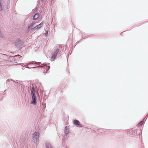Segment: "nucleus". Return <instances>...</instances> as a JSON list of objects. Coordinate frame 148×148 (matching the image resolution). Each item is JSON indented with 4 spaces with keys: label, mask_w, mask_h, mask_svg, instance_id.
Segmentation results:
<instances>
[{
    "label": "nucleus",
    "mask_w": 148,
    "mask_h": 148,
    "mask_svg": "<svg viewBox=\"0 0 148 148\" xmlns=\"http://www.w3.org/2000/svg\"><path fill=\"white\" fill-rule=\"evenodd\" d=\"M39 136V134L36 132H35L33 136V139L35 143H37L38 140V138Z\"/></svg>",
    "instance_id": "f257e3e1"
},
{
    "label": "nucleus",
    "mask_w": 148,
    "mask_h": 148,
    "mask_svg": "<svg viewBox=\"0 0 148 148\" xmlns=\"http://www.w3.org/2000/svg\"><path fill=\"white\" fill-rule=\"evenodd\" d=\"M59 51V49H57L54 52L53 54L52 55L51 58V60L53 61L56 58L57 55V53Z\"/></svg>",
    "instance_id": "f03ea898"
},
{
    "label": "nucleus",
    "mask_w": 148,
    "mask_h": 148,
    "mask_svg": "<svg viewBox=\"0 0 148 148\" xmlns=\"http://www.w3.org/2000/svg\"><path fill=\"white\" fill-rule=\"evenodd\" d=\"M32 100L31 102V103L35 105L36 103V99L35 95L32 96Z\"/></svg>",
    "instance_id": "7ed1b4c3"
},
{
    "label": "nucleus",
    "mask_w": 148,
    "mask_h": 148,
    "mask_svg": "<svg viewBox=\"0 0 148 148\" xmlns=\"http://www.w3.org/2000/svg\"><path fill=\"white\" fill-rule=\"evenodd\" d=\"M43 23L42 22H41L40 24L37 25L34 28L35 29H39L43 25Z\"/></svg>",
    "instance_id": "20e7f679"
},
{
    "label": "nucleus",
    "mask_w": 148,
    "mask_h": 148,
    "mask_svg": "<svg viewBox=\"0 0 148 148\" xmlns=\"http://www.w3.org/2000/svg\"><path fill=\"white\" fill-rule=\"evenodd\" d=\"M73 123L75 125H78L79 126L81 127L82 125L81 124H80L79 122L78 121L75 120L73 121Z\"/></svg>",
    "instance_id": "39448f33"
},
{
    "label": "nucleus",
    "mask_w": 148,
    "mask_h": 148,
    "mask_svg": "<svg viewBox=\"0 0 148 148\" xmlns=\"http://www.w3.org/2000/svg\"><path fill=\"white\" fill-rule=\"evenodd\" d=\"M31 93L32 96L35 95L34 88V87L32 88Z\"/></svg>",
    "instance_id": "423d86ee"
},
{
    "label": "nucleus",
    "mask_w": 148,
    "mask_h": 148,
    "mask_svg": "<svg viewBox=\"0 0 148 148\" xmlns=\"http://www.w3.org/2000/svg\"><path fill=\"white\" fill-rule=\"evenodd\" d=\"M39 14L38 13L36 14L33 17L34 20L36 19L39 17Z\"/></svg>",
    "instance_id": "0eeeda50"
},
{
    "label": "nucleus",
    "mask_w": 148,
    "mask_h": 148,
    "mask_svg": "<svg viewBox=\"0 0 148 148\" xmlns=\"http://www.w3.org/2000/svg\"><path fill=\"white\" fill-rule=\"evenodd\" d=\"M35 24V23H32L31 24V25L28 26V29H31L33 27V25Z\"/></svg>",
    "instance_id": "6e6552de"
},
{
    "label": "nucleus",
    "mask_w": 148,
    "mask_h": 148,
    "mask_svg": "<svg viewBox=\"0 0 148 148\" xmlns=\"http://www.w3.org/2000/svg\"><path fill=\"white\" fill-rule=\"evenodd\" d=\"M144 123V121H142L140 122L138 124V126H141Z\"/></svg>",
    "instance_id": "1a4fd4ad"
},
{
    "label": "nucleus",
    "mask_w": 148,
    "mask_h": 148,
    "mask_svg": "<svg viewBox=\"0 0 148 148\" xmlns=\"http://www.w3.org/2000/svg\"><path fill=\"white\" fill-rule=\"evenodd\" d=\"M46 146L47 148H51V145L49 144H46Z\"/></svg>",
    "instance_id": "9d476101"
},
{
    "label": "nucleus",
    "mask_w": 148,
    "mask_h": 148,
    "mask_svg": "<svg viewBox=\"0 0 148 148\" xmlns=\"http://www.w3.org/2000/svg\"><path fill=\"white\" fill-rule=\"evenodd\" d=\"M2 5H1V2H0V11H1L2 10Z\"/></svg>",
    "instance_id": "9b49d317"
},
{
    "label": "nucleus",
    "mask_w": 148,
    "mask_h": 148,
    "mask_svg": "<svg viewBox=\"0 0 148 148\" xmlns=\"http://www.w3.org/2000/svg\"><path fill=\"white\" fill-rule=\"evenodd\" d=\"M48 32L46 30H45V35L46 36L48 34Z\"/></svg>",
    "instance_id": "f8f14e48"
},
{
    "label": "nucleus",
    "mask_w": 148,
    "mask_h": 148,
    "mask_svg": "<svg viewBox=\"0 0 148 148\" xmlns=\"http://www.w3.org/2000/svg\"><path fill=\"white\" fill-rule=\"evenodd\" d=\"M1 33V32H0V34ZM0 37H2L1 36V35L0 34Z\"/></svg>",
    "instance_id": "ddd939ff"
},
{
    "label": "nucleus",
    "mask_w": 148,
    "mask_h": 148,
    "mask_svg": "<svg viewBox=\"0 0 148 148\" xmlns=\"http://www.w3.org/2000/svg\"><path fill=\"white\" fill-rule=\"evenodd\" d=\"M41 1L42 2H43V0H41Z\"/></svg>",
    "instance_id": "4468645a"
},
{
    "label": "nucleus",
    "mask_w": 148,
    "mask_h": 148,
    "mask_svg": "<svg viewBox=\"0 0 148 148\" xmlns=\"http://www.w3.org/2000/svg\"><path fill=\"white\" fill-rule=\"evenodd\" d=\"M13 58H14V57H12Z\"/></svg>",
    "instance_id": "2eb2a0df"
}]
</instances>
